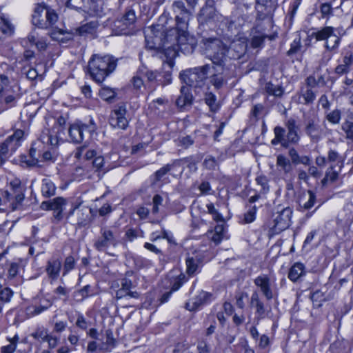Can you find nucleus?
<instances>
[{"label": "nucleus", "instance_id": "obj_1", "mask_svg": "<svg viewBox=\"0 0 353 353\" xmlns=\"http://www.w3.org/2000/svg\"><path fill=\"white\" fill-rule=\"evenodd\" d=\"M205 52L213 63L221 65L227 59H239L246 52L248 43L245 38L233 40L227 48L222 41L216 38H209L204 42Z\"/></svg>", "mask_w": 353, "mask_h": 353}, {"label": "nucleus", "instance_id": "obj_2", "mask_svg": "<svg viewBox=\"0 0 353 353\" xmlns=\"http://www.w3.org/2000/svg\"><path fill=\"white\" fill-rule=\"evenodd\" d=\"M117 60L112 55L93 54L88 61V70L91 78L101 84L117 68Z\"/></svg>", "mask_w": 353, "mask_h": 353}, {"label": "nucleus", "instance_id": "obj_3", "mask_svg": "<svg viewBox=\"0 0 353 353\" xmlns=\"http://www.w3.org/2000/svg\"><path fill=\"white\" fill-rule=\"evenodd\" d=\"M210 66L208 64L190 68L180 73L181 80L189 87L201 88L204 86L210 72Z\"/></svg>", "mask_w": 353, "mask_h": 353}, {"label": "nucleus", "instance_id": "obj_4", "mask_svg": "<svg viewBox=\"0 0 353 353\" xmlns=\"http://www.w3.org/2000/svg\"><path fill=\"white\" fill-rule=\"evenodd\" d=\"M57 21L54 10L41 5L35 8L32 17L33 26L41 29H54Z\"/></svg>", "mask_w": 353, "mask_h": 353}, {"label": "nucleus", "instance_id": "obj_5", "mask_svg": "<svg viewBox=\"0 0 353 353\" xmlns=\"http://www.w3.org/2000/svg\"><path fill=\"white\" fill-rule=\"evenodd\" d=\"M250 8L251 7L248 4L239 5L233 11L230 18L224 17L221 23L227 27L228 30L239 32L252 14V12H249Z\"/></svg>", "mask_w": 353, "mask_h": 353}, {"label": "nucleus", "instance_id": "obj_6", "mask_svg": "<svg viewBox=\"0 0 353 353\" xmlns=\"http://www.w3.org/2000/svg\"><path fill=\"white\" fill-rule=\"evenodd\" d=\"M97 130V126L93 120L88 123L76 121L70 124L68 128V136L72 142L74 143H81L84 139L90 138L92 134Z\"/></svg>", "mask_w": 353, "mask_h": 353}, {"label": "nucleus", "instance_id": "obj_7", "mask_svg": "<svg viewBox=\"0 0 353 353\" xmlns=\"http://www.w3.org/2000/svg\"><path fill=\"white\" fill-rule=\"evenodd\" d=\"M23 135L24 132L22 130H16L12 135L0 143V168L21 145Z\"/></svg>", "mask_w": 353, "mask_h": 353}, {"label": "nucleus", "instance_id": "obj_8", "mask_svg": "<svg viewBox=\"0 0 353 353\" xmlns=\"http://www.w3.org/2000/svg\"><path fill=\"white\" fill-rule=\"evenodd\" d=\"M312 36L317 41H324V48L327 51L336 50L340 45L339 37L335 33V28L332 26H324L314 32Z\"/></svg>", "mask_w": 353, "mask_h": 353}, {"label": "nucleus", "instance_id": "obj_9", "mask_svg": "<svg viewBox=\"0 0 353 353\" xmlns=\"http://www.w3.org/2000/svg\"><path fill=\"white\" fill-rule=\"evenodd\" d=\"M118 245V234L115 229L102 227L100 236L94 243V248L100 252H106L109 247Z\"/></svg>", "mask_w": 353, "mask_h": 353}, {"label": "nucleus", "instance_id": "obj_10", "mask_svg": "<svg viewBox=\"0 0 353 353\" xmlns=\"http://www.w3.org/2000/svg\"><path fill=\"white\" fill-rule=\"evenodd\" d=\"M66 6L76 10H81L90 15L99 16L103 12L101 1L98 0H68Z\"/></svg>", "mask_w": 353, "mask_h": 353}, {"label": "nucleus", "instance_id": "obj_11", "mask_svg": "<svg viewBox=\"0 0 353 353\" xmlns=\"http://www.w3.org/2000/svg\"><path fill=\"white\" fill-rule=\"evenodd\" d=\"M130 120L126 105L124 103H121L116 105L112 110L109 123L113 128L124 130L128 128Z\"/></svg>", "mask_w": 353, "mask_h": 353}, {"label": "nucleus", "instance_id": "obj_12", "mask_svg": "<svg viewBox=\"0 0 353 353\" xmlns=\"http://www.w3.org/2000/svg\"><path fill=\"white\" fill-rule=\"evenodd\" d=\"M275 280L270 276L262 274L254 280V285L259 289L261 294L265 296L267 301H270L274 297V291L272 285Z\"/></svg>", "mask_w": 353, "mask_h": 353}, {"label": "nucleus", "instance_id": "obj_13", "mask_svg": "<svg viewBox=\"0 0 353 353\" xmlns=\"http://www.w3.org/2000/svg\"><path fill=\"white\" fill-rule=\"evenodd\" d=\"M292 214V210L290 207L282 208L274 214L273 228L276 232L283 231L290 225Z\"/></svg>", "mask_w": 353, "mask_h": 353}, {"label": "nucleus", "instance_id": "obj_14", "mask_svg": "<svg viewBox=\"0 0 353 353\" xmlns=\"http://www.w3.org/2000/svg\"><path fill=\"white\" fill-rule=\"evenodd\" d=\"M172 9L175 14L177 23L187 24L192 16L194 9L191 7L186 8L182 1H175L172 5Z\"/></svg>", "mask_w": 353, "mask_h": 353}, {"label": "nucleus", "instance_id": "obj_15", "mask_svg": "<svg viewBox=\"0 0 353 353\" xmlns=\"http://www.w3.org/2000/svg\"><path fill=\"white\" fill-rule=\"evenodd\" d=\"M285 126L287 133H285V140L287 144H297L300 140L299 134V125L297 124L296 120L293 118H290L285 123Z\"/></svg>", "mask_w": 353, "mask_h": 353}, {"label": "nucleus", "instance_id": "obj_16", "mask_svg": "<svg viewBox=\"0 0 353 353\" xmlns=\"http://www.w3.org/2000/svg\"><path fill=\"white\" fill-rule=\"evenodd\" d=\"M305 132L311 141L318 143L323 137L324 132L321 126L314 119H309L305 126Z\"/></svg>", "mask_w": 353, "mask_h": 353}, {"label": "nucleus", "instance_id": "obj_17", "mask_svg": "<svg viewBox=\"0 0 353 353\" xmlns=\"http://www.w3.org/2000/svg\"><path fill=\"white\" fill-rule=\"evenodd\" d=\"M336 222L340 225L350 226L353 223V201L346 202L338 214Z\"/></svg>", "mask_w": 353, "mask_h": 353}, {"label": "nucleus", "instance_id": "obj_18", "mask_svg": "<svg viewBox=\"0 0 353 353\" xmlns=\"http://www.w3.org/2000/svg\"><path fill=\"white\" fill-rule=\"evenodd\" d=\"M132 283L128 279H123L121 281V287L116 292V299H121L125 297L138 299L139 294L137 291H132Z\"/></svg>", "mask_w": 353, "mask_h": 353}, {"label": "nucleus", "instance_id": "obj_19", "mask_svg": "<svg viewBox=\"0 0 353 353\" xmlns=\"http://www.w3.org/2000/svg\"><path fill=\"white\" fill-rule=\"evenodd\" d=\"M224 17L218 13L212 6H205L202 8L199 15V20L201 22L214 21L221 22Z\"/></svg>", "mask_w": 353, "mask_h": 353}, {"label": "nucleus", "instance_id": "obj_20", "mask_svg": "<svg viewBox=\"0 0 353 353\" xmlns=\"http://www.w3.org/2000/svg\"><path fill=\"white\" fill-rule=\"evenodd\" d=\"M19 94L14 91L0 94V112L17 105Z\"/></svg>", "mask_w": 353, "mask_h": 353}, {"label": "nucleus", "instance_id": "obj_21", "mask_svg": "<svg viewBox=\"0 0 353 353\" xmlns=\"http://www.w3.org/2000/svg\"><path fill=\"white\" fill-rule=\"evenodd\" d=\"M61 265V261L58 258L53 257L48 261L46 272L52 281L57 280L59 276Z\"/></svg>", "mask_w": 353, "mask_h": 353}, {"label": "nucleus", "instance_id": "obj_22", "mask_svg": "<svg viewBox=\"0 0 353 353\" xmlns=\"http://www.w3.org/2000/svg\"><path fill=\"white\" fill-rule=\"evenodd\" d=\"M211 297V294L201 291L199 294L186 303L185 307L190 311L199 309L201 305L207 303Z\"/></svg>", "mask_w": 353, "mask_h": 353}, {"label": "nucleus", "instance_id": "obj_23", "mask_svg": "<svg viewBox=\"0 0 353 353\" xmlns=\"http://www.w3.org/2000/svg\"><path fill=\"white\" fill-rule=\"evenodd\" d=\"M3 199V205H6V210L14 211L17 210L22 204L24 199L17 200V194L8 190L2 192Z\"/></svg>", "mask_w": 353, "mask_h": 353}, {"label": "nucleus", "instance_id": "obj_24", "mask_svg": "<svg viewBox=\"0 0 353 353\" xmlns=\"http://www.w3.org/2000/svg\"><path fill=\"white\" fill-rule=\"evenodd\" d=\"M136 21L135 12L132 10H128L122 18L114 22V26L120 30H125V28L132 25Z\"/></svg>", "mask_w": 353, "mask_h": 353}, {"label": "nucleus", "instance_id": "obj_25", "mask_svg": "<svg viewBox=\"0 0 353 353\" xmlns=\"http://www.w3.org/2000/svg\"><path fill=\"white\" fill-rule=\"evenodd\" d=\"M192 99V94L190 93L189 86L183 85L181 88L180 95L176 101V104L179 108H183L191 105Z\"/></svg>", "mask_w": 353, "mask_h": 353}, {"label": "nucleus", "instance_id": "obj_26", "mask_svg": "<svg viewBox=\"0 0 353 353\" xmlns=\"http://www.w3.org/2000/svg\"><path fill=\"white\" fill-rule=\"evenodd\" d=\"M66 201L63 197H56L53 199L43 201L41 203V208L44 210H59L63 209L65 205Z\"/></svg>", "mask_w": 353, "mask_h": 353}, {"label": "nucleus", "instance_id": "obj_27", "mask_svg": "<svg viewBox=\"0 0 353 353\" xmlns=\"http://www.w3.org/2000/svg\"><path fill=\"white\" fill-rule=\"evenodd\" d=\"M352 63L353 54L351 52H348L343 57L342 63L336 67L335 73L339 75L348 73Z\"/></svg>", "mask_w": 353, "mask_h": 353}, {"label": "nucleus", "instance_id": "obj_28", "mask_svg": "<svg viewBox=\"0 0 353 353\" xmlns=\"http://www.w3.org/2000/svg\"><path fill=\"white\" fill-rule=\"evenodd\" d=\"M14 29V26L10 19L0 12V34L5 37H9L13 35Z\"/></svg>", "mask_w": 353, "mask_h": 353}, {"label": "nucleus", "instance_id": "obj_29", "mask_svg": "<svg viewBox=\"0 0 353 353\" xmlns=\"http://www.w3.org/2000/svg\"><path fill=\"white\" fill-rule=\"evenodd\" d=\"M316 94L310 88H302L298 94V102L301 104L308 105L314 102Z\"/></svg>", "mask_w": 353, "mask_h": 353}, {"label": "nucleus", "instance_id": "obj_30", "mask_svg": "<svg viewBox=\"0 0 353 353\" xmlns=\"http://www.w3.org/2000/svg\"><path fill=\"white\" fill-rule=\"evenodd\" d=\"M276 166L279 171L282 172L285 176L290 174L293 170L290 160L283 154H279L276 157Z\"/></svg>", "mask_w": 353, "mask_h": 353}, {"label": "nucleus", "instance_id": "obj_31", "mask_svg": "<svg viewBox=\"0 0 353 353\" xmlns=\"http://www.w3.org/2000/svg\"><path fill=\"white\" fill-rule=\"evenodd\" d=\"M74 157L78 160L83 158L86 160H90L94 158L97 152L94 150L88 149L85 144L77 147L73 152Z\"/></svg>", "mask_w": 353, "mask_h": 353}, {"label": "nucleus", "instance_id": "obj_32", "mask_svg": "<svg viewBox=\"0 0 353 353\" xmlns=\"http://www.w3.org/2000/svg\"><path fill=\"white\" fill-rule=\"evenodd\" d=\"M56 185L48 178H45L41 181V192L43 196L50 198L56 194Z\"/></svg>", "mask_w": 353, "mask_h": 353}, {"label": "nucleus", "instance_id": "obj_33", "mask_svg": "<svg viewBox=\"0 0 353 353\" xmlns=\"http://www.w3.org/2000/svg\"><path fill=\"white\" fill-rule=\"evenodd\" d=\"M76 213L77 216V224L79 225H85L90 221V210L85 208L79 210V208H74L70 214Z\"/></svg>", "mask_w": 353, "mask_h": 353}, {"label": "nucleus", "instance_id": "obj_34", "mask_svg": "<svg viewBox=\"0 0 353 353\" xmlns=\"http://www.w3.org/2000/svg\"><path fill=\"white\" fill-rule=\"evenodd\" d=\"M9 187L10 190L8 191L17 194V198L18 197V200L25 199V188L22 185L21 181L19 179H12L10 181Z\"/></svg>", "mask_w": 353, "mask_h": 353}, {"label": "nucleus", "instance_id": "obj_35", "mask_svg": "<svg viewBox=\"0 0 353 353\" xmlns=\"http://www.w3.org/2000/svg\"><path fill=\"white\" fill-rule=\"evenodd\" d=\"M316 201V195L312 190L307 192V195H304L299 199V207L302 210H310L312 208Z\"/></svg>", "mask_w": 353, "mask_h": 353}, {"label": "nucleus", "instance_id": "obj_36", "mask_svg": "<svg viewBox=\"0 0 353 353\" xmlns=\"http://www.w3.org/2000/svg\"><path fill=\"white\" fill-rule=\"evenodd\" d=\"M285 128L281 126H276L274 129V138L272 140L271 143L274 145H276L279 143H281L282 146L287 148L288 145L287 144L285 140Z\"/></svg>", "mask_w": 353, "mask_h": 353}, {"label": "nucleus", "instance_id": "obj_37", "mask_svg": "<svg viewBox=\"0 0 353 353\" xmlns=\"http://www.w3.org/2000/svg\"><path fill=\"white\" fill-rule=\"evenodd\" d=\"M204 101L212 112H217L220 108V103L214 94L211 92H206L204 97Z\"/></svg>", "mask_w": 353, "mask_h": 353}, {"label": "nucleus", "instance_id": "obj_38", "mask_svg": "<svg viewBox=\"0 0 353 353\" xmlns=\"http://www.w3.org/2000/svg\"><path fill=\"white\" fill-rule=\"evenodd\" d=\"M304 268L305 267L303 263H294L290 269L288 278L294 282L296 281L302 275L304 274Z\"/></svg>", "mask_w": 353, "mask_h": 353}, {"label": "nucleus", "instance_id": "obj_39", "mask_svg": "<svg viewBox=\"0 0 353 353\" xmlns=\"http://www.w3.org/2000/svg\"><path fill=\"white\" fill-rule=\"evenodd\" d=\"M199 259L197 257L188 256L186 259V272L189 276L194 274L199 269Z\"/></svg>", "mask_w": 353, "mask_h": 353}, {"label": "nucleus", "instance_id": "obj_40", "mask_svg": "<svg viewBox=\"0 0 353 353\" xmlns=\"http://www.w3.org/2000/svg\"><path fill=\"white\" fill-rule=\"evenodd\" d=\"M339 171V170H336L332 166L329 168L325 173V177L321 181L322 185H325L330 182L335 181L338 179Z\"/></svg>", "mask_w": 353, "mask_h": 353}, {"label": "nucleus", "instance_id": "obj_41", "mask_svg": "<svg viewBox=\"0 0 353 353\" xmlns=\"http://www.w3.org/2000/svg\"><path fill=\"white\" fill-rule=\"evenodd\" d=\"M14 91L13 86L10 84V81L5 74L0 75V94Z\"/></svg>", "mask_w": 353, "mask_h": 353}, {"label": "nucleus", "instance_id": "obj_42", "mask_svg": "<svg viewBox=\"0 0 353 353\" xmlns=\"http://www.w3.org/2000/svg\"><path fill=\"white\" fill-rule=\"evenodd\" d=\"M98 23L96 21H91L79 28V34H92L97 29Z\"/></svg>", "mask_w": 353, "mask_h": 353}, {"label": "nucleus", "instance_id": "obj_43", "mask_svg": "<svg viewBox=\"0 0 353 353\" xmlns=\"http://www.w3.org/2000/svg\"><path fill=\"white\" fill-rule=\"evenodd\" d=\"M173 167V164H167L162 167L161 169L155 172L153 175L152 183H156L157 182L161 181L163 176L170 172Z\"/></svg>", "mask_w": 353, "mask_h": 353}, {"label": "nucleus", "instance_id": "obj_44", "mask_svg": "<svg viewBox=\"0 0 353 353\" xmlns=\"http://www.w3.org/2000/svg\"><path fill=\"white\" fill-rule=\"evenodd\" d=\"M341 111L339 109H335L331 112L325 114L326 119L332 124L336 125L340 123L341 119Z\"/></svg>", "mask_w": 353, "mask_h": 353}, {"label": "nucleus", "instance_id": "obj_45", "mask_svg": "<svg viewBox=\"0 0 353 353\" xmlns=\"http://www.w3.org/2000/svg\"><path fill=\"white\" fill-rule=\"evenodd\" d=\"M186 37L185 35H181L178 39V46L179 49L183 52H192L194 48L193 43H185V41H187Z\"/></svg>", "mask_w": 353, "mask_h": 353}, {"label": "nucleus", "instance_id": "obj_46", "mask_svg": "<svg viewBox=\"0 0 353 353\" xmlns=\"http://www.w3.org/2000/svg\"><path fill=\"white\" fill-rule=\"evenodd\" d=\"M265 91L275 97H281L283 93V88L279 85H274L271 83H267L265 86Z\"/></svg>", "mask_w": 353, "mask_h": 353}, {"label": "nucleus", "instance_id": "obj_47", "mask_svg": "<svg viewBox=\"0 0 353 353\" xmlns=\"http://www.w3.org/2000/svg\"><path fill=\"white\" fill-rule=\"evenodd\" d=\"M266 35L263 33H257L254 35L250 41V45L253 48H262L264 43Z\"/></svg>", "mask_w": 353, "mask_h": 353}, {"label": "nucleus", "instance_id": "obj_48", "mask_svg": "<svg viewBox=\"0 0 353 353\" xmlns=\"http://www.w3.org/2000/svg\"><path fill=\"white\" fill-rule=\"evenodd\" d=\"M99 95L103 99L109 101L114 98L116 92L111 88L103 86L99 91Z\"/></svg>", "mask_w": 353, "mask_h": 353}, {"label": "nucleus", "instance_id": "obj_49", "mask_svg": "<svg viewBox=\"0 0 353 353\" xmlns=\"http://www.w3.org/2000/svg\"><path fill=\"white\" fill-rule=\"evenodd\" d=\"M256 183L261 187L260 192L262 194H266L269 192L268 179L264 175L258 176L256 178Z\"/></svg>", "mask_w": 353, "mask_h": 353}, {"label": "nucleus", "instance_id": "obj_50", "mask_svg": "<svg viewBox=\"0 0 353 353\" xmlns=\"http://www.w3.org/2000/svg\"><path fill=\"white\" fill-rule=\"evenodd\" d=\"M90 286L87 285L80 290L76 291L74 293V298L77 301H81L88 297L90 294Z\"/></svg>", "mask_w": 353, "mask_h": 353}, {"label": "nucleus", "instance_id": "obj_51", "mask_svg": "<svg viewBox=\"0 0 353 353\" xmlns=\"http://www.w3.org/2000/svg\"><path fill=\"white\" fill-rule=\"evenodd\" d=\"M145 43H146V46L150 48V49H155V48H158L161 46V43L159 41V39L155 37H151L148 32H145Z\"/></svg>", "mask_w": 353, "mask_h": 353}, {"label": "nucleus", "instance_id": "obj_52", "mask_svg": "<svg viewBox=\"0 0 353 353\" xmlns=\"http://www.w3.org/2000/svg\"><path fill=\"white\" fill-rule=\"evenodd\" d=\"M341 129L346 134V138L353 141V122L345 121L341 125Z\"/></svg>", "mask_w": 353, "mask_h": 353}, {"label": "nucleus", "instance_id": "obj_53", "mask_svg": "<svg viewBox=\"0 0 353 353\" xmlns=\"http://www.w3.org/2000/svg\"><path fill=\"white\" fill-rule=\"evenodd\" d=\"M13 296V292L9 288H1L0 290V301L3 303H8L10 301Z\"/></svg>", "mask_w": 353, "mask_h": 353}, {"label": "nucleus", "instance_id": "obj_54", "mask_svg": "<svg viewBox=\"0 0 353 353\" xmlns=\"http://www.w3.org/2000/svg\"><path fill=\"white\" fill-rule=\"evenodd\" d=\"M75 266V260L72 256H68L65 258L63 264V275L67 274Z\"/></svg>", "mask_w": 353, "mask_h": 353}, {"label": "nucleus", "instance_id": "obj_55", "mask_svg": "<svg viewBox=\"0 0 353 353\" xmlns=\"http://www.w3.org/2000/svg\"><path fill=\"white\" fill-rule=\"evenodd\" d=\"M22 267L21 261L12 263L8 270V277L10 279L15 277L19 273V269Z\"/></svg>", "mask_w": 353, "mask_h": 353}, {"label": "nucleus", "instance_id": "obj_56", "mask_svg": "<svg viewBox=\"0 0 353 353\" xmlns=\"http://www.w3.org/2000/svg\"><path fill=\"white\" fill-rule=\"evenodd\" d=\"M159 79H157L160 84L163 85L169 84L172 82V74L170 70L164 71L162 73H159Z\"/></svg>", "mask_w": 353, "mask_h": 353}, {"label": "nucleus", "instance_id": "obj_57", "mask_svg": "<svg viewBox=\"0 0 353 353\" xmlns=\"http://www.w3.org/2000/svg\"><path fill=\"white\" fill-rule=\"evenodd\" d=\"M18 336H15L11 341L10 343L8 345L3 346L1 348V353H13L17 347V341Z\"/></svg>", "mask_w": 353, "mask_h": 353}, {"label": "nucleus", "instance_id": "obj_58", "mask_svg": "<svg viewBox=\"0 0 353 353\" xmlns=\"http://www.w3.org/2000/svg\"><path fill=\"white\" fill-rule=\"evenodd\" d=\"M327 160L329 162H336L337 163H340L339 165V170H341L342 167V160L341 157L339 156V153L336 152L335 150H330L328 152L327 154Z\"/></svg>", "mask_w": 353, "mask_h": 353}, {"label": "nucleus", "instance_id": "obj_59", "mask_svg": "<svg viewBox=\"0 0 353 353\" xmlns=\"http://www.w3.org/2000/svg\"><path fill=\"white\" fill-rule=\"evenodd\" d=\"M203 165L208 170H214L218 167L219 163L214 157L208 156L203 161Z\"/></svg>", "mask_w": 353, "mask_h": 353}, {"label": "nucleus", "instance_id": "obj_60", "mask_svg": "<svg viewBox=\"0 0 353 353\" xmlns=\"http://www.w3.org/2000/svg\"><path fill=\"white\" fill-rule=\"evenodd\" d=\"M49 334L46 329H38L32 334V336L37 340L46 341Z\"/></svg>", "mask_w": 353, "mask_h": 353}, {"label": "nucleus", "instance_id": "obj_61", "mask_svg": "<svg viewBox=\"0 0 353 353\" xmlns=\"http://www.w3.org/2000/svg\"><path fill=\"white\" fill-rule=\"evenodd\" d=\"M320 11L323 18L329 17L332 14V6L329 3H324L321 5Z\"/></svg>", "mask_w": 353, "mask_h": 353}, {"label": "nucleus", "instance_id": "obj_62", "mask_svg": "<svg viewBox=\"0 0 353 353\" xmlns=\"http://www.w3.org/2000/svg\"><path fill=\"white\" fill-rule=\"evenodd\" d=\"M210 83L216 89H219L223 85L225 81L221 76L218 74H213L210 78Z\"/></svg>", "mask_w": 353, "mask_h": 353}, {"label": "nucleus", "instance_id": "obj_63", "mask_svg": "<svg viewBox=\"0 0 353 353\" xmlns=\"http://www.w3.org/2000/svg\"><path fill=\"white\" fill-rule=\"evenodd\" d=\"M185 275L183 274H180L173 283L170 291L173 292L178 290L185 283Z\"/></svg>", "mask_w": 353, "mask_h": 353}, {"label": "nucleus", "instance_id": "obj_64", "mask_svg": "<svg viewBox=\"0 0 353 353\" xmlns=\"http://www.w3.org/2000/svg\"><path fill=\"white\" fill-rule=\"evenodd\" d=\"M196 349L198 353H210V347L205 341H199Z\"/></svg>", "mask_w": 353, "mask_h": 353}]
</instances>
